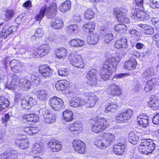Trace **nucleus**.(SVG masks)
Listing matches in <instances>:
<instances>
[{
  "instance_id": "obj_1",
  "label": "nucleus",
  "mask_w": 159,
  "mask_h": 159,
  "mask_svg": "<svg viewBox=\"0 0 159 159\" xmlns=\"http://www.w3.org/2000/svg\"><path fill=\"white\" fill-rule=\"evenodd\" d=\"M105 61L103 64V67L100 70V73L101 78L104 80H107L111 75L113 70L115 69L117 66V63L120 59V58L114 54H112Z\"/></svg>"
},
{
  "instance_id": "obj_2",
  "label": "nucleus",
  "mask_w": 159,
  "mask_h": 159,
  "mask_svg": "<svg viewBox=\"0 0 159 159\" xmlns=\"http://www.w3.org/2000/svg\"><path fill=\"white\" fill-rule=\"evenodd\" d=\"M115 140V135L110 133H103L101 140L97 139L95 144L100 149H104L109 146Z\"/></svg>"
},
{
  "instance_id": "obj_3",
  "label": "nucleus",
  "mask_w": 159,
  "mask_h": 159,
  "mask_svg": "<svg viewBox=\"0 0 159 159\" xmlns=\"http://www.w3.org/2000/svg\"><path fill=\"white\" fill-rule=\"evenodd\" d=\"M155 144L151 140H143L138 147L139 152L144 155H149L155 149Z\"/></svg>"
},
{
  "instance_id": "obj_4",
  "label": "nucleus",
  "mask_w": 159,
  "mask_h": 159,
  "mask_svg": "<svg viewBox=\"0 0 159 159\" xmlns=\"http://www.w3.org/2000/svg\"><path fill=\"white\" fill-rule=\"evenodd\" d=\"M129 13L131 17L134 19H139L141 20L149 21L151 18V15L149 13H146L142 10L131 8L129 11Z\"/></svg>"
},
{
  "instance_id": "obj_5",
  "label": "nucleus",
  "mask_w": 159,
  "mask_h": 159,
  "mask_svg": "<svg viewBox=\"0 0 159 159\" xmlns=\"http://www.w3.org/2000/svg\"><path fill=\"white\" fill-rule=\"evenodd\" d=\"M108 126L107 121L104 118L98 119L92 127L93 132L98 133L102 132Z\"/></svg>"
},
{
  "instance_id": "obj_6",
  "label": "nucleus",
  "mask_w": 159,
  "mask_h": 159,
  "mask_svg": "<svg viewBox=\"0 0 159 159\" xmlns=\"http://www.w3.org/2000/svg\"><path fill=\"white\" fill-rule=\"evenodd\" d=\"M69 60L74 66L82 69L84 67L83 60L80 55L71 53L69 56Z\"/></svg>"
},
{
  "instance_id": "obj_7",
  "label": "nucleus",
  "mask_w": 159,
  "mask_h": 159,
  "mask_svg": "<svg viewBox=\"0 0 159 159\" xmlns=\"http://www.w3.org/2000/svg\"><path fill=\"white\" fill-rule=\"evenodd\" d=\"M48 104L52 109L55 111H59L65 108L63 101L56 96L51 98L48 101Z\"/></svg>"
},
{
  "instance_id": "obj_8",
  "label": "nucleus",
  "mask_w": 159,
  "mask_h": 159,
  "mask_svg": "<svg viewBox=\"0 0 159 159\" xmlns=\"http://www.w3.org/2000/svg\"><path fill=\"white\" fill-rule=\"evenodd\" d=\"M114 12L116 16L118 21L123 23H129V19L125 16L127 11L124 8H114Z\"/></svg>"
},
{
  "instance_id": "obj_9",
  "label": "nucleus",
  "mask_w": 159,
  "mask_h": 159,
  "mask_svg": "<svg viewBox=\"0 0 159 159\" xmlns=\"http://www.w3.org/2000/svg\"><path fill=\"white\" fill-rule=\"evenodd\" d=\"M73 147L74 150L78 153L84 154L86 151V146L82 141L78 139H75L72 142Z\"/></svg>"
},
{
  "instance_id": "obj_10",
  "label": "nucleus",
  "mask_w": 159,
  "mask_h": 159,
  "mask_svg": "<svg viewBox=\"0 0 159 159\" xmlns=\"http://www.w3.org/2000/svg\"><path fill=\"white\" fill-rule=\"evenodd\" d=\"M98 71L94 69H92L88 71L86 75V78L88 79V83L92 85L95 86L97 83L96 75Z\"/></svg>"
},
{
  "instance_id": "obj_11",
  "label": "nucleus",
  "mask_w": 159,
  "mask_h": 159,
  "mask_svg": "<svg viewBox=\"0 0 159 159\" xmlns=\"http://www.w3.org/2000/svg\"><path fill=\"white\" fill-rule=\"evenodd\" d=\"M84 96L88 98V101L85 104L87 107H93L98 100V97L93 93L85 92L84 93Z\"/></svg>"
},
{
  "instance_id": "obj_12",
  "label": "nucleus",
  "mask_w": 159,
  "mask_h": 159,
  "mask_svg": "<svg viewBox=\"0 0 159 159\" xmlns=\"http://www.w3.org/2000/svg\"><path fill=\"white\" fill-rule=\"evenodd\" d=\"M107 91L108 94L112 96L119 95L121 94V90L119 87L112 83L109 85Z\"/></svg>"
},
{
  "instance_id": "obj_13",
  "label": "nucleus",
  "mask_w": 159,
  "mask_h": 159,
  "mask_svg": "<svg viewBox=\"0 0 159 159\" xmlns=\"http://www.w3.org/2000/svg\"><path fill=\"white\" fill-rule=\"evenodd\" d=\"M133 113L130 109H127L125 111L119 114L116 117V119L120 121V123L126 122L131 117Z\"/></svg>"
},
{
  "instance_id": "obj_14",
  "label": "nucleus",
  "mask_w": 159,
  "mask_h": 159,
  "mask_svg": "<svg viewBox=\"0 0 159 159\" xmlns=\"http://www.w3.org/2000/svg\"><path fill=\"white\" fill-rule=\"evenodd\" d=\"M47 146L50 148L52 152H57L62 149V146L61 142L55 140H52L47 143Z\"/></svg>"
},
{
  "instance_id": "obj_15",
  "label": "nucleus",
  "mask_w": 159,
  "mask_h": 159,
  "mask_svg": "<svg viewBox=\"0 0 159 159\" xmlns=\"http://www.w3.org/2000/svg\"><path fill=\"white\" fill-rule=\"evenodd\" d=\"M86 101L78 97H73L70 102V106L72 107H81L85 104Z\"/></svg>"
},
{
  "instance_id": "obj_16",
  "label": "nucleus",
  "mask_w": 159,
  "mask_h": 159,
  "mask_svg": "<svg viewBox=\"0 0 159 159\" xmlns=\"http://www.w3.org/2000/svg\"><path fill=\"white\" fill-rule=\"evenodd\" d=\"M40 112H41L43 114L45 121L47 123H51L54 122L56 120V116L55 114L50 113L48 110H40Z\"/></svg>"
},
{
  "instance_id": "obj_17",
  "label": "nucleus",
  "mask_w": 159,
  "mask_h": 159,
  "mask_svg": "<svg viewBox=\"0 0 159 159\" xmlns=\"http://www.w3.org/2000/svg\"><path fill=\"white\" fill-rule=\"evenodd\" d=\"M36 52L38 53V57H43L49 53L50 48L48 44H44L36 48Z\"/></svg>"
},
{
  "instance_id": "obj_18",
  "label": "nucleus",
  "mask_w": 159,
  "mask_h": 159,
  "mask_svg": "<svg viewBox=\"0 0 159 159\" xmlns=\"http://www.w3.org/2000/svg\"><path fill=\"white\" fill-rule=\"evenodd\" d=\"M68 130L73 134H76L80 133L82 129L81 123H74L69 125Z\"/></svg>"
},
{
  "instance_id": "obj_19",
  "label": "nucleus",
  "mask_w": 159,
  "mask_h": 159,
  "mask_svg": "<svg viewBox=\"0 0 159 159\" xmlns=\"http://www.w3.org/2000/svg\"><path fill=\"white\" fill-rule=\"evenodd\" d=\"M69 86V82L66 80H62L57 81L55 88L59 92H61L67 89Z\"/></svg>"
},
{
  "instance_id": "obj_20",
  "label": "nucleus",
  "mask_w": 159,
  "mask_h": 159,
  "mask_svg": "<svg viewBox=\"0 0 159 159\" xmlns=\"http://www.w3.org/2000/svg\"><path fill=\"white\" fill-rule=\"evenodd\" d=\"M17 30L15 26H12L9 28L5 27L0 32V37L2 39H5L10 34H12Z\"/></svg>"
},
{
  "instance_id": "obj_21",
  "label": "nucleus",
  "mask_w": 159,
  "mask_h": 159,
  "mask_svg": "<svg viewBox=\"0 0 159 159\" xmlns=\"http://www.w3.org/2000/svg\"><path fill=\"white\" fill-rule=\"evenodd\" d=\"M21 78L16 75H14L12 78L11 81L8 85V88L11 90H14L20 85Z\"/></svg>"
},
{
  "instance_id": "obj_22",
  "label": "nucleus",
  "mask_w": 159,
  "mask_h": 159,
  "mask_svg": "<svg viewBox=\"0 0 159 159\" xmlns=\"http://www.w3.org/2000/svg\"><path fill=\"white\" fill-rule=\"evenodd\" d=\"M39 71L41 75L44 78L50 76L52 71L50 67L46 65H42L39 67Z\"/></svg>"
},
{
  "instance_id": "obj_23",
  "label": "nucleus",
  "mask_w": 159,
  "mask_h": 159,
  "mask_svg": "<svg viewBox=\"0 0 159 159\" xmlns=\"http://www.w3.org/2000/svg\"><path fill=\"white\" fill-rule=\"evenodd\" d=\"M18 152L16 150L12 151L7 152H5L0 155L1 159H16Z\"/></svg>"
},
{
  "instance_id": "obj_24",
  "label": "nucleus",
  "mask_w": 159,
  "mask_h": 159,
  "mask_svg": "<svg viewBox=\"0 0 159 159\" xmlns=\"http://www.w3.org/2000/svg\"><path fill=\"white\" fill-rule=\"evenodd\" d=\"M37 98L40 100L45 102L48 99L49 95L48 91L45 89L39 90L36 92Z\"/></svg>"
},
{
  "instance_id": "obj_25",
  "label": "nucleus",
  "mask_w": 159,
  "mask_h": 159,
  "mask_svg": "<svg viewBox=\"0 0 159 159\" xmlns=\"http://www.w3.org/2000/svg\"><path fill=\"white\" fill-rule=\"evenodd\" d=\"M125 146L121 143L114 145L113 146V152L116 155H122L125 150Z\"/></svg>"
},
{
  "instance_id": "obj_26",
  "label": "nucleus",
  "mask_w": 159,
  "mask_h": 159,
  "mask_svg": "<svg viewBox=\"0 0 159 159\" xmlns=\"http://www.w3.org/2000/svg\"><path fill=\"white\" fill-rule=\"evenodd\" d=\"M138 124L143 127H147L148 123V117L145 114L139 115L138 117Z\"/></svg>"
},
{
  "instance_id": "obj_27",
  "label": "nucleus",
  "mask_w": 159,
  "mask_h": 159,
  "mask_svg": "<svg viewBox=\"0 0 159 159\" xmlns=\"http://www.w3.org/2000/svg\"><path fill=\"white\" fill-rule=\"evenodd\" d=\"M158 81V79L155 78L149 80L144 87V91L146 92H148L151 91L156 85L159 86V85L157 84Z\"/></svg>"
},
{
  "instance_id": "obj_28",
  "label": "nucleus",
  "mask_w": 159,
  "mask_h": 159,
  "mask_svg": "<svg viewBox=\"0 0 159 159\" xmlns=\"http://www.w3.org/2000/svg\"><path fill=\"white\" fill-rule=\"evenodd\" d=\"M137 64L135 59L134 58H131L125 62L124 68L129 70H132L136 68Z\"/></svg>"
},
{
  "instance_id": "obj_29",
  "label": "nucleus",
  "mask_w": 159,
  "mask_h": 159,
  "mask_svg": "<svg viewBox=\"0 0 159 159\" xmlns=\"http://www.w3.org/2000/svg\"><path fill=\"white\" fill-rule=\"evenodd\" d=\"M23 119L27 121L35 123L39 120V116L36 114H24L22 116Z\"/></svg>"
},
{
  "instance_id": "obj_30",
  "label": "nucleus",
  "mask_w": 159,
  "mask_h": 159,
  "mask_svg": "<svg viewBox=\"0 0 159 159\" xmlns=\"http://www.w3.org/2000/svg\"><path fill=\"white\" fill-rule=\"evenodd\" d=\"M64 23L62 20L58 18H53L52 20L51 26L54 28L58 29L63 27Z\"/></svg>"
},
{
  "instance_id": "obj_31",
  "label": "nucleus",
  "mask_w": 159,
  "mask_h": 159,
  "mask_svg": "<svg viewBox=\"0 0 159 159\" xmlns=\"http://www.w3.org/2000/svg\"><path fill=\"white\" fill-rule=\"evenodd\" d=\"M56 54L57 58L59 59H64L67 56L66 50L63 48H57L56 51Z\"/></svg>"
},
{
  "instance_id": "obj_32",
  "label": "nucleus",
  "mask_w": 159,
  "mask_h": 159,
  "mask_svg": "<svg viewBox=\"0 0 159 159\" xmlns=\"http://www.w3.org/2000/svg\"><path fill=\"white\" fill-rule=\"evenodd\" d=\"M63 118L66 122H70L73 120V113L69 110H66L63 111L62 114Z\"/></svg>"
},
{
  "instance_id": "obj_33",
  "label": "nucleus",
  "mask_w": 159,
  "mask_h": 159,
  "mask_svg": "<svg viewBox=\"0 0 159 159\" xmlns=\"http://www.w3.org/2000/svg\"><path fill=\"white\" fill-rule=\"evenodd\" d=\"M118 106L115 102L109 103L107 105L105 112L107 113L109 112H114L117 109Z\"/></svg>"
},
{
  "instance_id": "obj_34",
  "label": "nucleus",
  "mask_w": 159,
  "mask_h": 159,
  "mask_svg": "<svg viewBox=\"0 0 159 159\" xmlns=\"http://www.w3.org/2000/svg\"><path fill=\"white\" fill-rule=\"evenodd\" d=\"M139 139V136L138 134H136L133 132L129 133L128 140L129 142L133 145L136 144Z\"/></svg>"
},
{
  "instance_id": "obj_35",
  "label": "nucleus",
  "mask_w": 159,
  "mask_h": 159,
  "mask_svg": "<svg viewBox=\"0 0 159 159\" xmlns=\"http://www.w3.org/2000/svg\"><path fill=\"white\" fill-rule=\"evenodd\" d=\"M113 38L114 36L111 33L107 32L105 33H103L102 40L104 43H110Z\"/></svg>"
},
{
  "instance_id": "obj_36",
  "label": "nucleus",
  "mask_w": 159,
  "mask_h": 159,
  "mask_svg": "<svg viewBox=\"0 0 159 159\" xmlns=\"http://www.w3.org/2000/svg\"><path fill=\"white\" fill-rule=\"evenodd\" d=\"M70 7L71 2L70 0H66L60 5L59 8L61 12L64 13L69 10Z\"/></svg>"
},
{
  "instance_id": "obj_37",
  "label": "nucleus",
  "mask_w": 159,
  "mask_h": 159,
  "mask_svg": "<svg viewBox=\"0 0 159 159\" xmlns=\"http://www.w3.org/2000/svg\"><path fill=\"white\" fill-rule=\"evenodd\" d=\"M98 39L99 36L97 34L92 33L88 37L87 40L89 44H94L98 42Z\"/></svg>"
},
{
  "instance_id": "obj_38",
  "label": "nucleus",
  "mask_w": 159,
  "mask_h": 159,
  "mask_svg": "<svg viewBox=\"0 0 159 159\" xmlns=\"http://www.w3.org/2000/svg\"><path fill=\"white\" fill-rule=\"evenodd\" d=\"M95 28L94 24L91 22L85 23L83 26V29L86 32H89L92 31Z\"/></svg>"
},
{
  "instance_id": "obj_39",
  "label": "nucleus",
  "mask_w": 159,
  "mask_h": 159,
  "mask_svg": "<svg viewBox=\"0 0 159 159\" xmlns=\"http://www.w3.org/2000/svg\"><path fill=\"white\" fill-rule=\"evenodd\" d=\"M47 6L44 5L42 7L39 13L37 14L35 17V20L36 21H40L44 16L45 12L46 13Z\"/></svg>"
},
{
  "instance_id": "obj_40",
  "label": "nucleus",
  "mask_w": 159,
  "mask_h": 159,
  "mask_svg": "<svg viewBox=\"0 0 159 159\" xmlns=\"http://www.w3.org/2000/svg\"><path fill=\"white\" fill-rule=\"evenodd\" d=\"M38 53L36 52V49L33 50L32 49H30L29 50L26 51L25 55L28 58H31L32 57L36 58L38 57Z\"/></svg>"
},
{
  "instance_id": "obj_41",
  "label": "nucleus",
  "mask_w": 159,
  "mask_h": 159,
  "mask_svg": "<svg viewBox=\"0 0 159 159\" xmlns=\"http://www.w3.org/2000/svg\"><path fill=\"white\" fill-rule=\"evenodd\" d=\"M138 26L142 28H144L145 33L148 34H152L154 32L153 28L150 26H146L145 25L139 24Z\"/></svg>"
},
{
  "instance_id": "obj_42",
  "label": "nucleus",
  "mask_w": 159,
  "mask_h": 159,
  "mask_svg": "<svg viewBox=\"0 0 159 159\" xmlns=\"http://www.w3.org/2000/svg\"><path fill=\"white\" fill-rule=\"evenodd\" d=\"M9 104V102L7 98L3 96H0V107L1 111L2 109L7 107Z\"/></svg>"
},
{
  "instance_id": "obj_43",
  "label": "nucleus",
  "mask_w": 159,
  "mask_h": 159,
  "mask_svg": "<svg viewBox=\"0 0 159 159\" xmlns=\"http://www.w3.org/2000/svg\"><path fill=\"white\" fill-rule=\"evenodd\" d=\"M70 44L72 46L77 47L83 46L84 43L82 40L80 39H74L70 41Z\"/></svg>"
},
{
  "instance_id": "obj_44",
  "label": "nucleus",
  "mask_w": 159,
  "mask_h": 159,
  "mask_svg": "<svg viewBox=\"0 0 159 159\" xmlns=\"http://www.w3.org/2000/svg\"><path fill=\"white\" fill-rule=\"evenodd\" d=\"M24 90H29L30 88L31 83L30 81L27 79H25L23 81L20 85Z\"/></svg>"
},
{
  "instance_id": "obj_45",
  "label": "nucleus",
  "mask_w": 159,
  "mask_h": 159,
  "mask_svg": "<svg viewBox=\"0 0 159 159\" xmlns=\"http://www.w3.org/2000/svg\"><path fill=\"white\" fill-rule=\"evenodd\" d=\"M19 140H17L16 142V144H19L18 147L21 149H24L27 148L29 146L28 140L27 139H24L23 140H20L21 142L19 143Z\"/></svg>"
},
{
  "instance_id": "obj_46",
  "label": "nucleus",
  "mask_w": 159,
  "mask_h": 159,
  "mask_svg": "<svg viewBox=\"0 0 159 159\" xmlns=\"http://www.w3.org/2000/svg\"><path fill=\"white\" fill-rule=\"evenodd\" d=\"M57 10V7L56 3H53L51 4L48 8H47L46 13L48 15H51L53 12H55Z\"/></svg>"
},
{
  "instance_id": "obj_47",
  "label": "nucleus",
  "mask_w": 159,
  "mask_h": 159,
  "mask_svg": "<svg viewBox=\"0 0 159 159\" xmlns=\"http://www.w3.org/2000/svg\"><path fill=\"white\" fill-rule=\"evenodd\" d=\"M148 106L152 107L153 110H157L159 108V100H150L148 103Z\"/></svg>"
},
{
  "instance_id": "obj_48",
  "label": "nucleus",
  "mask_w": 159,
  "mask_h": 159,
  "mask_svg": "<svg viewBox=\"0 0 159 159\" xmlns=\"http://www.w3.org/2000/svg\"><path fill=\"white\" fill-rule=\"evenodd\" d=\"M78 27L77 25H70L66 28L68 32L71 34H74L77 33Z\"/></svg>"
},
{
  "instance_id": "obj_49",
  "label": "nucleus",
  "mask_w": 159,
  "mask_h": 159,
  "mask_svg": "<svg viewBox=\"0 0 159 159\" xmlns=\"http://www.w3.org/2000/svg\"><path fill=\"white\" fill-rule=\"evenodd\" d=\"M153 75V70L151 69H148L144 71L143 74V77L144 78L147 79L150 78Z\"/></svg>"
},
{
  "instance_id": "obj_50",
  "label": "nucleus",
  "mask_w": 159,
  "mask_h": 159,
  "mask_svg": "<svg viewBox=\"0 0 159 159\" xmlns=\"http://www.w3.org/2000/svg\"><path fill=\"white\" fill-rule=\"evenodd\" d=\"M84 16L85 19L90 20L94 17V13L91 10H87L84 13Z\"/></svg>"
},
{
  "instance_id": "obj_51",
  "label": "nucleus",
  "mask_w": 159,
  "mask_h": 159,
  "mask_svg": "<svg viewBox=\"0 0 159 159\" xmlns=\"http://www.w3.org/2000/svg\"><path fill=\"white\" fill-rule=\"evenodd\" d=\"M114 29L117 32H122L126 31L127 28L125 25L124 24H117L115 25Z\"/></svg>"
},
{
  "instance_id": "obj_52",
  "label": "nucleus",
  "mask_w": 159,
  "mask_h": 159,
  "mask_svg": "<svg viewBox=\"0 0 159 159\" xmlns=\"http://www.w3.org/2000/svg\"><path fill=\"white\" fill-rule=\"evenodd\" d=\"M24 69V67L23 64L21 63L20 62L15 68L13 69L12 71L15 73H19L23 71Z\"/></svg>"
},
{
  "instance_id": "obj_53",
  "label": "nucleus",
  "mask_w": 159,
  "mask_h": 159,
  "mask_svg": "<svg viewBox=\"0 0 159 159\" xmlns=\"http://www.w3.org/2000/svg\"><path fill=\"white\" fill-rule=\"evenodd\" d=\"M14 11L13 10L8 9L7 10L5 14L6 17L5 18V20L7 21L9 20V19L14 16Z\"/></svg>"
},
{
  "instance_id": "obj_54",
  "label": "nucleus",
  "mask_w": 159,
  "mask_h": 159,
  "mask_svg": "<svg viewBox=\"0 0 159 159\" xmlns=\"http://www.w3.org/2000/svg\"><path fill=\"white\" fill-rule=\"evenodd\" d=\"M21 105L24 109H29L30 108L27 98H23L21 99Z\"/></svg>"
},
{
  "instance_id": "obj_55",
  "label": "nucleus",
  "mask_w": 159,
  "mask_h": 159,
  "mask_svg": "<svg viewBox=\"0 0 159 159\" xmlns=\"http://www.w3.org/2000/svg\"><path fill=\"white\" fill-rule=\"evenodd\" d=\"M58 73L59 75L62 76H65L69 74V72L66 69L61 68L58 70Z\"/></svg>"
},
{
  "instance_id": "obj_56",
  "label": "nucleus",
  "mask_w": 159,
  "mask_h": 159,
  "mask_svg": "<svg viewBox=\"0 0 159 159\" xmlns=\"http://www.w3.org/2000/svg\"><path fill=\"white\" fill-rule=\"evenodd\" d=\"M20 62L18 60L13 59L11 60L10 62V66L12 70L14 68H15Z\"/></svg>"
},
{
  "instance_id": "obj_57",
  "label": "nucleus",
  "mask_w": 159,
  "mask_h": 159,
  "mask_svg": "<svg viewBox=\"0 0 159 159\" xmlns=\"http://www.w3.org/2000/svg\"><path fill=\"white\" fill-rule=\"evenodd\" d=\"M27 99L30 108L33 106L36 105L37 102L34 99L31 97H29L27 98Z\"/></svg>"
},
{
  "instance_id": "obj_58",
  "label": "nucleus",
  "mask_w": 159,
  "mask_h": 159,
  "mask_svg": "<svg viewBox=\"0 0 159 159\" xmlns=\"http://www.w3.org/2000/svg\"><path fill=\"white\" fill-rule=\"evenodd\" d=\"M24 129L25 131L30 135L32 134H33L36 133V131L33 127H27L25 128Z\"/></svg>"
},
{
  "instance_id": "obj_59",
  "label": "nucleus",
  "mask_w": 159,
  "mask_h": 159,
  "mask_svg": "<svg viewBox=\"0 0 159 159\" xmlns=\"http://www.w3.org/2000/svg\"><path fill=\"white\" fill-rule=\"evenodd\" d=\"M120 42L122 48H126L127 46V40L125 38H122L120 40H118Z\"/></svg>"
},
{
  "instance_id": "obj_60",
  "label": "nucleus",
  "mask_w": 159,
  "mask_h": 159,
  "mask_svg": "<svg viewBox=\"0 0 159 159\" xmlns=\"http://www.w3.org/2000/svg\"><path fill=\"white\" fill-rule=\"evenodd\" d=\"M36 35H36V36L42 37L43 35V31L41 28H38L36 30Z\"/></svg>"
},
{
  "instance_id": "obj_61",
  "label": "nucleus",
  "mask_w": 159,
  "mask_h": 159,
  "mask_svg": "<svg viewBox=\"0 0 159 159\" xmlns=\"http://www.w3.org/2000/svg\"><path fill=\"white\" fill-rule=\"evenodd\" d=\"M129 53L133 55V57H138L139 56V52L135 50L130 49L129 51Z\"/></svg>"
},
{
  "instance_id": "obj_62",
  "label": "nucleus",
  "mask_w": 159,
  "mask_h": 159,
  "mask_svg": "<svg viewBox=\"0 0 159 159\" xmlns=\"http://www.w3.org/2000/svg\"><path fill=\"white\" fill-rule=\"evenodd\" d=\"M34 150L40 152H41L42 148L40 144L38 143H35L34 145Z\"/></svg>"
},
{
  "instance_id": "obj_63",
  "label": "nucleus",
  "mask_w": 159,
  "mask_h": 159,
  "mask_svg": "<svg viewBox=\"0 0 159 159\" xmlns=\"http://www.w3.org/2000/svg\"><path fill=\"white\" fill-rule=\"evenodd\" d=\"M152 122L155 124H159V113L156 114L152 119Z\"/></svg>"
},
{
  "instance_id": "obj_64",
  "label": "nucleus",
  "mask_w": 159,
  "mask_h": 159,
  "mask_svg": "<svg viewBox=\"0 0 159 159\" xmlns=\"http://www.w3.org/2000/svg\"><path fill=\"white\" fill-rule=\"evenodd\" d=\"M10 118L9 115L8 114H6L5 115L4 117L2 119V121L3 124L5 126H6L7 122L8 120Z\"/></svg>"
}]
</instances>
